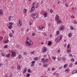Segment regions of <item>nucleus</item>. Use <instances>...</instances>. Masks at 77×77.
Here are the masks:
<instances>
[{
  "mask_svg": "<svg viewBox=\"0 0 77 77\" xmlns=\"http://www.w3.org/2000/svg\"><path fill=\"white\" fill-rule=\"evenodd\" d=\"M43 66L44 67H47V64H43Z\"/></svg>",
  "mask_w": 77,
  "mask_h": 77,
  "instance_id": "nucleus-40",
  "label": "nucleus"
},
{
  "mask_svg": "<svg viewBox=\"0 0 77 77\" xmlns=\"http://www.w3.org/2000/svg\"><path fill=\"white\" fill-rule=\"evenodd\" d=\"M29 29H27V30H26V32H28L29 31Z\"/></svg>",
  "mask_w": 77,
  "mask_h": 77,
  "instance_id": "nucleus-64",
  "label": "nucleus"
},
{
  "mask_svg": "<svg viewBox=\"0 0 77 77\" xmlns=\"http://www.w3.org/2000/svg\"><path fill=\"white\" fill-rule=\"evenodd\" d=\"M11 16L9 17V19H8L9 21H11Z\"/></svg>",
  "mask_w": 77,
  "mask_h": 77,
  "instance_id": "nucleus-35",
  "label": "nucleus"
},
{
  "mask_svg": "<svg viewBox=\"0 0 77 77\" xmlns=\"http://www.w3.org/2000/svg\"><path fill=\"white\" fill-rule=\"evenodd\" d=\"M62 23V21L60 20L58 21L57 22V24H60V23Z\"/></svg>",
  "mask_w": 77,
  "mask_h": 77,
  "instance_id": "nucleus-16",
  "label": "nucleus"
},
{
  "mask_svg": "<svg viewBox=\"0 0 77 77\" xmlns=\"http://www.w3.org/2000/svg\"><path fill=\"white\" fill-rule=\"evenodd\" d=\"M52 34H51L50 35V38H51V37H52Z\"/></svg>",
  "mask_w": 77,
  "mask_h": 77,
  "instance_id": "nucleus-61",
  "label": "nucleus"
},
{
  "mask_svg": "<svg viewBox=\"0 0 77 77\" xmlns=\"http://www.w3.org/2000/svg\"><path fill=\"white\" fill-rule=\"evenodd\" d=\"M0 15L2 16L3 15V10L1 9H0Z\"/></svg>",
  "mask_w": 77,
  "mask_h": 77,
  "instance_id": "nucleus-10",
  "label": "nucleus"
},
{
  "mask_svg": "<svg viewBox=\"0 0 77 77\" xmlns=\"http://www.w3.org/2000/svg\"><path fill=\"white\" fill-rule=\"evenodd\" d=\"M4 48H8V45H5V46L4 47Z\"/></svg>",
  "mask_w": 77,
  "mask_h": 77,
  "instance_id": "nucleus-42",
  "label": "nucleus"
},
{
  "mask_svg": "<svg viewBox=\"0 0 77 77\" xmlns=\"http://www.w3.org/2000/svg\"><path fill=\"white\" fill-rule=\"evenodd\" d=\"M39 4L38 3H37V5L36 6V8H38V4Z\"/></svg>",
  "mask_w": 77,
  "mask_h": 77,
  "instance_id": "nucleus-53",
  "label": "nucleus"
},
{
  "mask_svg": "<svg viewBox=\"0 0 77 77\" xmlns=\"http://www.w3.org/2000/svg\"><path fill=\"white\" fill-rule=\"evenodd\" d=\"M27 54V53L26 52H25L24 53H23V54L24 55H26V54Z\"/></svg>",
  "mask_w": 77,
  "mask_h": 77,
  "instance_id": "nucleus-57",
  "label": "nucleus"
},
{
  "mask_svg": "<svg viewBox=\"0 0 77 77\" xmlns=\"http://www.w3.org/2000/svg\"><path fill=\"white\" fill-rule=\"evenodd\" d=\"M50 12L52 14L53 12V10L51 9L50 10Z\"/></svg>",
  "mask_w": 77,
  "mask_h": 77,
  "instance_id": "nucleus-39",
  "label": "nucleus"
},
{
  "mask_svg": "<svg viewBox=\"0 0 77 77\" xmlns=\"http://www.w3.org/2000/svg\"><path fill=\"white\" fill-rule=\"evenodd\" d=\"M9 36L10 37H12V33H11L9 34Z\"/></svg>",
  "mask_w": 77,
  "mask_h": 77,
  "instance_id": "nucleus-26",
  "label": "nucleus"
},
{
  "mask_svg": "<svg viewBox=\"0 0 77 77\" xmlns=\"http://www.w3.org/2000/svg\"><path fill=\"white\" fill-rule=\"evenodd\" d=\"M17 25L18 26H21L22 25V22H21V20H19V22L17 23Z\"/></svg>",
  "mask_w": 77,
  "mask_h": 77,
  "instance_id": "nucleus-4",
  "label": "nucleus"
},
{
  "mask_svg": "<svg viewBox=\"0 0 77 77\" xmlns=\"http://www.w3.org/2000/svg\"><path fill=\"white\" fill-rule=\"evenodd\" d=\"M70 47V45H69H69H68L67 46V49L69 48Z\"/></svg>",
  "mask_w": 77,
  "mask_h": 77,
  "instance_id": "nucleus-43",
  "label": "nucleus"
},
{
  "mask_svg": "<svg viewBox=\"0 0 77 77\" xmlns=\"http://www.w3.org/2000/svg\"><path fill=\"white\" fill-rule=\"evenodd\" d=\"M65 5H66V7H68V5L67 3H66L65 4Z\"/></svg>",
  "mask_w": 77,
  "mask_h": 77,
  "instance_id": "nucleus-45",
  "label": "nucleus"
},
{
  "mask_svg": "<svg viewBox=\"0 0 77 77\" xmlns=\"http://www.w3.org/2000/svg\"><path fill=\"white\" fill-rule=\"evenodd\" d=\"M55 19L56 20H59V16L58 15H57L56 17H55Z\"/></svg>",
  "mask_w": 77,
  "mask_h": 77,
  "instance_id": "nucleus-13",
  "label": "nucleus"
},
{
  "mask_svg": "<svg viewBox=\"0 0 77 77\" xmlns=\"http://www.w3.org/2000/svg\"><path fill=\"white\" fill-rule=\"evenodd\" d=\"M6 57H10V54H7L6 55Z\"/></svg>",
  "mask_w": 77,
  "mask_h": 77,
  "instance_id": "nucleus-18",
  "label": "nucleus"
},
{
  "mask_svg": "<svg viewBox=\"0 0 77 77\" xmlns=\"http://www.w3.org/2000/svg\"><path fill=\"white\" fill-rule=\"evenodd\" d=\"M38 16V14L36 13L33 14L31 15V17L34 19H36Z\"/></svg>",
  "mask_w": 77,
  "mask_h": 77,
  "instance_id": "nucleus-2",
  "label": "nucleus"
},
{
  "mask_svg": "<svg viewBox=\"0 0 77 77\" xmlns=\"http://www.w3.org/2000/svg\"><path fill=\"white\" fill-rule=\"evenodd\" d=\"M64 29L65 26H63L61 27H60L59 30H60V31H62V30H63Z\"/></svg>",
  "mask_w": 77,
  "mask_h": 77,
  "instance_id": "nucleus-5",
  "label": "nucleus"
},
{
  "mask_svg": "<svg viewBox=\"0 0 77 77\" xmlns=\"http://www.w3.org/2000/svg\"><path fill=\"white\" fill-rule=\"evenodd\" d=\"M35 53V52H34V51L31 52V54H33V53Z\"/></svg>",
  "mask_w": 77,
  "mask_h": 77,
  "instance_id": "nucleus-55",
  "label": "nucleus"
},
{
  "mask_svg": "<svg viewBox=\"0 0 77 77\" xmlns=\"http://www.w3.org/2000/svg\"><path fill=\"white\" fill-rule=\"evenodd\" d=\"M70 29H71V30H74V27L71 26L70 27Z\"/></svg>",
  "mask_w": 77,
  "mask_h": 77,
  "instance_id": "nucleus-30",
  "label": "nucleus"
},
{
  "mask_svg": "<svg viewBox=\"0 0 77 77\" xmlns=\"http://www.w3.org/2000/svg\"><path fill=\"white\" fill-rule=\"evenodd\" d=\"M55 41L56 42H60L59 40H57V38H55Z\"/></svg>",
  "mask_w": 77,
  "mask_h": 77,
  "instance_id": "nucleus-20",
  "label": "nucleus"
},
{
  "mask_svg": "<svg viewBox=\"0 0 77 77\" xmlns=\"http://www.w3.org/2000/svg\"><path fill=\"white\" fill-rule=\"evenodd\" d=\"M33 59L35 61H36L37 60H38V58L37 57H35L33 58Z\"/></svg>",
  "mask_w": 77,
  "mask_h": 77,
  "instance_id": "nucleus-14",
  "label": "nucleus"
},
{
  "mask_svg": "<svg viewBox=\"0 0 77 77\" xmlns=\"http://www.w3.org/2000/svg\"><path fill=\"white\" fill-rule=\"evenodd\" d=\"M48 59H46L45 60V63L47 62H48Z\"/></svg>",
  "mask_w": 77,
  "mask_h": 77,
  "instance_id": "nucleus-27",
  "label": "nucleus"
},
{
  "mask_svg": "<svg viewBox=\"0 0 77 77\" xmlns=\"http://www.w3.org/2000/svg\"><path fill=\"white\" fill-rule=\"evenodd\" d=\"M23 12L25 13H26L27 12V9H24L23 10Z\"/></svg>",
  "mask_w": 77,
  "mask_h": 77,
  "instance_id": "nucleus-29",
  "label": "nucleus"
},
{
  "mask_svg": "<svg viewBox=\"0 0 77 77\" xmlns=\"http://www.w3.org/2000/svg\"><path fill=\"white\" fill-rule=\"evenodd\" d=\"M48 16V14L47 13V12H45L44 13V17H45V18H46Z\"/></svg>",
  "mask_w": 77,
  "mask_h": 77,
  "instance_id": "nucleus-9",
  "label": "nucleus"
},
{
  "mask_svg": "<svg viewBox=\"0 0 77 77\" xmlns=\"http://www.w3.org/2000/svg\"><path fill=\"white\" fill-rule=\"evenodd\" d=\"M32 7H35V3L33 2L32 3Z\"/></svg>",
  "mask_w": 77,
  "mask_h": 77,
  "instance_id": "nucleus-48",
  "label": "nucleus"
},
{
  "mask_svg": "<svg viewBox=\"0 0 77 77\" xmlns=\"http://www.w3.org/2000/svg\"><path fill=\"white\" fill-rule=\"evenodd\" d=\"M34 10H35V7H32L31 8V10L30 11V13H32V12H33V11H34Z\"/></svg>",
  "mask_w": 77,
  "mask_h": 77,
  "instance_id": "nucleus-8",
  "label": "nucleus"
},
{
  "mask_svg": "<svg viewBox=\"0 0 77 77\" xmlns=\"http://www.w3.org/2000/svg\"><path fill=\"white\" fill-rule=\"evenodd\" d=\"M35 61H33L31 62V66H33L35 65Z\"/></svg>",
  "mask_w": 77,
  "mask_h": 77,
  "instance_id": "nucleus-7",
  "label": "nucleus"
},
{
  "mask_svg": "<svg viewBox=\"0 0 77 77\" xmlns=\"http://www.w3.org/2000/svg\"><path fill=\"white\" fill-rule=\"evenodd\" d=\"M69 57H72V54H70L69 55Z\"/></svg>",
  "mask_w": 77,
  "mask_h": 77,
  "instance_id": "nucleus-44",
  "label": "nucleus"
},
{
  "mask_svg": "<svg viewBox=\"0 0 77 77\" xmlns=\"http://www.w3.org/2000/svg\"><path fill=\"white\" fill-rule=\"evenodd\" d=\"M71 17L72 18H74V16H72Z\"/></svg>",
  "mask_w": 77,
  "mask_h": 77,
  "instance_id": "nucleus-58",
  "label": "nucleus"
},
{
  "mask_svg": "<svg viewBox=\"0 0 77 77\" xmlns=\"http://www.w3.org/2000/svg\"><path fill=\"white\" fill-rule=\"evenodd\" d=\"M53 75H56V72H54L53 74Z\"/></svg>",
  "mask_w": 77,
  "mask_h": 77,
  "instance_id": "nucleus-52",
  "label": "nucleus"
},
{
  "mask_svg": "<svg viewBox=\"0 0 77 77\" xmlns=\"http://www.w3.org/2000/svg\"><path fill=\"white\" fill-rule=\"evenodd\" d=\"M26 45L28 47H30L33 45V42L32 41L29 39V38L27 37L26 38Z\"/></svg>",
  "mask_w": 77,
  "mask_h": 77,
  "instance_id": "nucleus-1",
  "label": "nucleus"
},
{
  "mask_svg": "<svg viewBox=\"0 0 77 77\" xmlns=\"http://www.w3.org/2000/svg\"><path fill=\"white\" fill-rule=\"evenodd\" d=\"M71 61L72 62H74V58H72L71 59Z\"/></svg>",
  "mask_w": 77,
  "mask_h": 77,
  "instance_id": "nucleus-41",
  "label": "nucleus"
},
{
  "mask_svg": "<svg viewBox=\"0 0 77 77\" xmlns=\"http://www.w3.org/2000/svg\"><path fill=\"white\" fill-rule=\"evenodd\" d=\"M56 33L57 35H59V33H60V32H59V31L57 30V31Z\"/></svg>",
  "mask_w": 77,
  "mask_h": 77,
  "instance_id": "nucleus-23",
  "label": "nucleus"
},
{
  "mask_svg": "<svg viewBox=\"0 0 77 77\" xmlns=\"http://www.w3.org/2000/svg\"><path fill=\"white\" fill-rule=\"evenodd\" d=\"M77 23V21H75L74 22V24H76V23Z\"/></svg>",
  "mask_w": 77,
  "mask_h": 77,
  "instance_id": "nucleus-56",
  "label": "nucleus"
},
{
  "mask_svg": "<svg viewBox=\"0 0 77 77\" xmlns=\"http://www.w3.org/2000/svg\"><path fill=\"white\" fill-rule=\"evenodd\" d=\"M27 71L28 72H29V73H31L32 72V71H31V70L30 69H28Z\"/></svg>",
  "mask_w": 77,
  "mask_h": 77,
  "instance_id": "nucleus-21",
  "label": "nucleus"
},
{
  "mask_svg": "<svg viewBox=\"0 0 77 77\" xmlns=\"http://www.w3.org/2000/svg\"><path fill=\"white\" fill-rule=\"evenodd\" d=\"M13 51L11 50V53H12H12H13Z\"/></svg>",
  "mask_w": 77,
  "mask_h": 77,
  "instance_id": "nucleus-63",
  "label": "nucleus"
},
{
  "mask_svg": "<svg viewBox=\"0 0 77 77\" xmlns=\"http://www.w3.org/2000/svg\"><path fill=\"white\" fill-rule=\"evenodd\" d=\"M57 59L58 60V61H60L61 60V58L60 57H58Z\"/></svg>",
  "mask_w": 77,
  "mask_h": 77,
  "instance_id": "nucleus-24",
  "label": "nucleus"
},
{
  "mask_svg": "<svg viewBox=\"0 0 77 77\" xmlns=\"http://www.w3.org/2000/svg\"><path fill=\"white\" fill-rule=\"evenodd\" d=\"M72 36V33H70L68 35V37H71Z\"/></svg>",
  "mask_w": 77,
  "mask_h": 77,
  "instance_id": "nucleus-25",
  "label": "nucleus"
},
{
  "mask_svg": "<svg viewBox=\"0 0 77 77\" xmlns=\"http://www.w3.org/2000/svg\"><path fill=\"white\" fill-rule=\"evenodd\" d=\"M66 58L65 57H63L62 59V60H66Z\"/></svg>",
  "mask_w": 77,
  "mask_h": 77,
  "instance_id": "nucleus-28",
  "label": "nucleus"
},
{
  "mask_svg": "<svg viewBox=\"0 0 77 77\" xmlns=\"http://www.w3.org/2000/svg\"><path fill=\"white\" fill-rule=\"evenodd\" d=\"M52 71H54V70H55V68H53L51 69Z\"/></svg>",
  "mask_w": 77,
  "mask_h": 77,
  "instance_id": "nucleus-47",
  "label": "nucleus"
},
{
  "mask_svg": "<svg viewBox=\"0 0 77 77\" xmlns=\"http://www.w3.org/2000/svg\"><path fill=\"white\" fill-rule=\"evenodd\" d=\"M41 62L43 63H45V58H42L41 59Z\"/></svg>",
  "mask_w": 77,
  "mask_h": 77,
  "instance_id": "nucleus-12",
  "label": "nucleus"
},
{
  "mask_svg": "<svg viewBox=\"0 0 77 77\" xmlns=\"http://www.w3.org/2000/svg\"><path fill=\"white\" fill-rule=\"evenodd\" d=\"M69 71V68L66 69V72H68V71Z\"/></svg>",
  "mask_w": 77,
  "mask_h": 77,
  "instance_id": "nucleus-31",
  "label": "nucleus"
},
{
  "mask_svg": "<svg viewBox=\"0 0 77 77\" xmlns=\"http://www.w3.org/2000/svg\"><path fill=\"white\" fill-rule=\"evenodd\" d=\"M62 68H63L62 66H60V67H59V69H62Z\"/></svg>",
  "mask_w": 77,
  "mask_h": 77,
  "instance_id": "nucleus-51",
  "label": "nucleus"
},
{
  "mask_svg": "<svg viewBox=\"0 0 77 77\" xmlns=\"http://www.w3.org/2000/svg\"><path fill=\"white\" fill-rule=\"evenodd\" d=\"M66 65H67V64H66L64 65L63 68H66Z\"/></svg>",
  "mask_w": 77,
  "mask_h": 77,
  "instance_id": "nucleus-32",
  "label": "nucleus"
},
{
  "mask_svg": "<svg viewBox=\"0 0 77 77\" xmlns=\"http://www.w3.org/2000/svg\"><path fill=\"white\" fill-rule=\"evenodd\" d=\"M5 77H8V74H5Z\"/></svg>",
  "mask_w": 77,
  "mask_h": 77,
  "instance_id": "nucleus-60",
  "label": "nucleus"
},
{
  "mask_svg": "<svg viewBox=\"0 0 77 77\" xmlns=\"http://www.w3.org/2000/svg\"><path fill=\"white\" fill-rule=\"evenodd\" d=\"M71 52V50H69L67 51V53H68V54H70Z\"/></svg>",
  "mask_w": 77,
  "mask_h": 77,
  "instance_id": "nucleus-15",
  "label": "nucleus"
},
{
  "mask_svg": "<svg viewBox=\"0 0 77 77\" xmlns=\"http://www.w3.org/2000/svg\"><path fill=\"white\" fill-rule=\"evenodd\" d=\"M12 25H13V23H9V26H8V28L10 29H11L12 28Z\"/></svg>",
  "mask_w": 77,
  "mask_h": 77,
  "instance_id": "nucleus-3",
  "label": "nucleus"
},
{
  "mask_svg": "<svg viewBox=\"0 0 77 77\" xmlns=\"http://www.w3.org/2000/svg\"><path fill=\"white\" fill-rule=\"evenodd\" d=\"M26 71H27V68H25L24 70L23 71V73H25L26 72Z\"/></svg>",
  "mask_w": 77,
  "mask_h": 77,
  "instance_id": "nucleus-22",
  "label": "nucleus"
},
{
  "mask_svg": "<svg viewBox=\"0 0 77 77\" xmlns=\"http://www.w3.org/2000/svg\"><path fill=\"white\" fill-rule=\"evenodd\" d=\"M8 42H9V40H7L5 42V44H6V43H8Z\"/></svg>",
  "mask_w": 77,
  "mask_h": 77,
  "instance_id": "nucleus-36",
  "label": "nucleus"
},
{
  "mask_svg": "<svg viewBox=\"0 0 77 77\" xmlns=\"http://www.w3.org/2000/svg\"><path fill=\"white\" fill-rule=\"evenodd\" d=\"M20 65H18L17 67V69L19 70H20Z\"/></svg>",
  "mask_w": 77,
  "mask_h": 77,
  "instance_id": "nucleus-17",
  "label": "nucleus"
},
{
  "mask_svg": "<svg viewBox=\"0 0 77 77\" xmlns=\"http://www.w3.org/2000/svg\"><path fill=\"white\" fill-rule=\"evenodd\" d=\"M12 56L13 57H14L15 56H16V53L15 52H14L12 54Z\"/></svg>",
  "mask_w": 77,
  "mask_h": 77,
  "instance_id": "nucleus-11",
  "label": "nucleus"
},
{
  "mask_svg": "<svg viewBox=\"0 0 77 77\" xmlns=\"http://www.w3.org/2000/svg\"><path fill=\"white\" fill-rule=\"evenodd\" d=\"M60 49H59L58 50V53H60Z\"/></svg>",
  "mask_w": 77,
  "mask_h": 77,
  "instance_id": "nucleus-54",
  "label": "nucleus"
},
{
  "mask_svg": "<svg viewBox=\"0 0 77 77\" xmlns=\"http://www.w3.org/2000/svg\"><path fill=\"white\" fill-rule=\"evenodd\" d=\"M77 72V70H74L72 72V73L73 74H74V73H75V72Z\"/></svg>",
  "mask_w": 77,
  "mask_h": 77,
  "instance_id": "nucleus-34",
  "label": "nucleus"
},
{
  "mask_svg": "<svg viewBox=\"0 0 77 77\" xmlns=\"http://www.w3.org/2000/svg\"><path fill=\"white\" fill-rule=\"evenodd\" d=\"M30 77V74H27V77Z\"/></svg>",
  "mask_w": 77,
  "mask_h": 77,
  "instance_id": "nucleus-46",
  "label": "nucleus"
},
{
  "mask_svg": "<svg viewBox=\"0 0 77 77\" xmlns=\"http://www.w3.org/2000/svg\"><path fill=\"white\" fill-rule=\"evenodd\" d=\"M47 51V48L46 47H45L42 50L43 53H45Z\"/></svg>",
  "mask_w": 77,
  "mask_h": 77,
  "instance_id": "nucleus-6",
  "label": "nucleus"
},
{
  "mask_svg": "<svg viewBox=\"0 0 77 77\" xmlns=\"http://www.w3.org/2000/svg\"><path fill=\"white\" fill-rule=\"evenodd\" d=\"M19 59H21L22 57V56L21 55H20L18 56Z\"/></svg>",
  "mask_w": 77,
  "mask_h": 77,
  "instance_id": "nucleus-33",
  "label": "nucleus"
},
{
  "mask_svg": "<svg viewBox=\"0 0 77 77\" xmlns=\"http://www.w3.org/2000/svg\"><path fill=\"white\" fill-rule=\"evenodd\" d=\"M62 36H61L60 39H59V41H61V40H62Z\"/></svg>",
  "mask_w": 77,
  "mask_h": 77,
  "instance_id": "nucleus-49",
  "label": "nucleus"
},
{
  "mask_svg": "<svg viewBox=\"0 0 77 77\" xmlns=\"http://www.w3.org/2000/svg\"><path fill=\"white\" fill-rule=\"evenodd\" d=\"M52 58H53V60H55V59H56V57H54V56H52Z\"/></svg>",
  "mask_w": 77,
  "mask_h": 77,
  "instance_id": "nucleus-38",
  "label": "nucleus"
},
{
  "mask_svg": "<svg viewBox=\"0 0 77 77\" xmlns=\"http://www.w3.org/2000/svg\"><path fill=\"white\" fill-rule=\"evenodd\" d=\"M2 56L4 57L5 56V54H4V53H2Z\"/></svg>",
  "mask_w": 77,
  "mask_h": 77,
  "instance_id": "nucleus-50",
  "label": "nucleus"
},
{
  "mask_svg": "<svg viewBox=\"0 0 77 77\" xmlns=\"http://www.w3.org/2000/svg\"><path fill=\"white\" fill-rule=\"evenodd\" d=\"M35 35H36V34L35 33H33L32 34V35L33 36H35Z\"/></svg>",
  "mask_w": 77,
  "mask_h": 77,
  "instance_id": "nucleus-37",
  "label": "nucleus"
},
{
  "mask_svg": "<svg viewBox=\"0 0 77 77\" xmlns=\"http://www.w3.org/2000/svg\"><path fill=\"white\" fill-rule=\"evenodd\" d=\"M29 25H30V26L31 25H32V22H29Z\"/></svg>",
  "mask_w": 77,
  "mask_h": 77,
  "instance_id": "nucleus-59",
  "label": "nucleus"
},
{
  "mask_svg": "<svg viewBox=\"0 0 77 77\" xmlns=\"http://www.w3.org/2000/svg\"><path fill=\"white\" fill-rule=\"evenodd\" d=\"M52 43V42L50 41H49L48 42V45H51V44Z\"/></svg>",
  "mask_w": 77,
  "mask_h": 77,
  "instance_id": "nucleus-19",
  "label": "nucleus"
},
{
  "mask_svg": "<svg viewBox=\"0 0 77 77\" xmlns=\"http://www.w3.org/2000/svg\"><path fill=\"white\" fill-rule=\"evenodd\" d=\"M50 67H49V68H48V71H50Z\"/></svg>",
  "mask_w": 77,
  "mask_h": 77,
  "instance_id": "nucleus-62",
  "label": "nucleus"
}]
</instances>
